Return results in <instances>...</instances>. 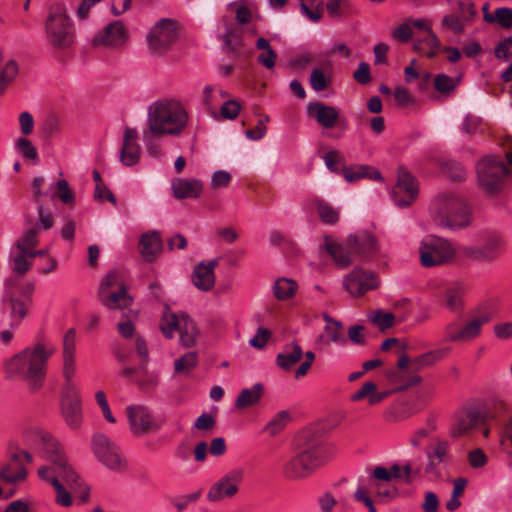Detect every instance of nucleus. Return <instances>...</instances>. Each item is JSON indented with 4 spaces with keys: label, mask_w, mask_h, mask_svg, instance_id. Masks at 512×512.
Returning <instances> with one entry per match:
<instances>
[{
    "label": "nucleus",
    "mask_w": 512,
    "mask_h": 512,
    "mask_svg": "<svg viewBox=\"0 0 512 512\" xmlns=\"http://www.w3.org/2000/svg\"><path fill=\"white\" fill-rule=\"evenodd\" d=\"M55 351V346L48 342H36L25 347L3 362L6 378L24 382L30 392L39 391Z\"/></svg>",
    "instance_id": "f257e3e1"
},
{
    "label": "nucleus",
    "mask_w": 512,
    "mask_h": 512,
    "mask_svg": "<svg viewBox=\"0 0 512 512\" xmlns=\"http://www.w3.org/2000/svg\"><path fill=\"white\" fill-rule=\"evenodd\" d=\"M334 456L332 445L304 431L298 435L295 453L282 464V475L291 481L303 480Z\"/></svg>",
    "instance_id": "f03ea898"
},
{
    "label": "nucleus",
    "mask_w": 512,
    "mask_h": 512,
    "mask_svg": "<svg viewBox=\"0 0 512 512\" xmlns=\"http://www.w3.org/2000/svg\"><path fill=\"white\" fill-rule=\"evenodd\" d=\"M189 121V113L179 100L161 99L149 107L148 126L154 136H180Z\"/></svg>",
    "instance_id": "7ed1b4c3"
},
{
    "label": "nucleus",
    "mask_w": 512,
    "mask_h": 512,
    "mask_svg": "<svg viewBox=\"0 0 512 512\" xmlns=\"http://www.w3.org/2000/svg\"><path fill=\"white\" fill-rule=\"evenodd\" d=\"M429 212L437 226L451 230L467 227L472 219L466 201L453 193L437 195L430 203Z\"/></svg>",
    "instance_id": "20e7f679"
},
{
    "label": "nucleus",
    "mask_w": 512,
    "mask_h": 512,
    "mask_svg": "<svg viewBox=\"0 0 512 512\" xmlns=\"http://www.w3.org/2000/svg\"><path fill=\"white\" fill-rule=\"evenodd\" d=\"M44 34L47 45L54 50H67L74 44L75 29L63 3H55L48 8Z\"/></svg>",
    "instance_id": "39448f33"
},
{
    "label": "nucleus",
    "mask_w": 512,
    "mask_h": 512,
    "mask_svg": "<svg viewBox=\"0 0 512 512\" xmlns=\"http://www.w3.org/2000/svg\"><path fill=\"white\" fill-rule=\"evenodd\" d=\"M66 467L73 472V476H68V473L63 472L61 469H59L55 463H50L47 466H42L38 469L37 472L41 480L53 486L56 493V503L63 507L70 506L72 504V499L70 493L66 490L61 481H63L68 486V488L73 492L81 493V497L83 500H86L88 498V488L82 486L79 475L70 466L67 459Z\"/></svg>",
    "instance_id": "423d86ee"
},
{
    "label": "nucleus",
    "mask_w": 512,
    "mask_h": 512,
    "mask_svg": "<svg viewBox=\"0 0 512 512\" xmlns=\"http://www.w3.org/2000/svg\"><path fill=\"white\" fill-rule=\"evenodd\" d=\"M33 291L34 284L19 277H10L5 281L4 300L10 310V328L18 327L26 317Z\"/></svg>",
    "instance_id": "0eeeda50"
},
{
    "label": "nucleus",
    "mask_w": 512,
    "mask_h": 512,
    "mask_svg": "<svg viewBox=\"0 0 512 512\" xmlns=\"http://www.w3.org/2000/svg\"><path fill=\"white\" fill-rule=\"evenodd\" d=\"M457 259V245L451 240L435 235H427L420 242L419 260L425 268L451 264Z\"/></svg>",
    "instance_id": "6e6552de"
},
{
    "label": "nucleus",
    "mask_w": 512,
    "mask_h": 512,
    "mask_svg": "<svg viewBox=\"0 0 512 512\" xmlns=\"http://www.w3.org/2000/svg\"><path fill=\"white\" fill-rule=\"evenodd\" d=\"M491 320L488 312L479 313L468 319L456 318L446 324L444 341L456 344L470 343L480 337L483 326Z\"/></svg>",
    "instance_id": "1a4fd4ad"
},
{
    "label": "nucleus",
    "mask_w": 512,
    "mask_h": 512,
    "mask_svg": "<svg viewBox=\"0 0 512 512\" xmlns=\"http://www.w3.org/2000/svg\"><path fill=\"white\" fill-rule=\"evenodd\" d=\"M25 441L40 450L43 456L68 476H73V472L66 467V455L59 444L48 432L37 426L28 427L23 432Z\"/></svg>",
    "instance_id": "9d476101"
},
{
    "label": "nucleus",
    "mask_w": 512,
    "mask_h": 512,
    "mask_svg": "<svg viewBox=\"0 0 512 512\" xmlns=\"http://www.w3.org/2000/svg\"><path fill=\"white\" fill-rule=\"evenodd\" d=\"M476 173L479 186L487 194L495 195L501 191L509 170L501 156L487 155L477 163Z\"/></svg>",
    "instance_id": "9b49d317"
},
{
    "label": "nucleus",
    "mask_w": 512,
    "mask_h": 512,
    "mask_svg": "<svg viewBox=\"0 0 512 512\" xmlns=\"http://www.w3.org/2000/svg\"><path fill=\"white\" fill-rule=\"evenodd\" d=\"M393 480H379L374 476V470L369 477V483L359 479L357 489L353 494L356 502L362 503L368 508V512H377L374 507L372 495L380 501H388L398 495V489L391 484Z\"/></svg>",
    "instance_id": "f8f14e48"
},
{
    "label": "nucleus",
    "mask_w": 512,
    "mask_h": 512,
    "mask_svg": "<svg viewBox=\"0 0 512 512\" xmlns=\"http://www.w3.org/2000/svg\"><path fill=\"white\" fill-rule=\"evenodd\" d=\"M101 303L109 309H123L130 305L122 273L113 270L102 279L99 288Z\"/></svg>",
    "instance_id": "ddd939ff"
},
{
    "label": "nucleus",
    "mask_w": 512,
    "mask_h": 512,
    "mask_svg": "<svg viewBox=\"0 0 512 512\" xmlns=\"http://www.w3.org/2000/svg\"><path fill=\"white\" fill-rule=\"evenodd\" d=\"M178 37L177 24L169 18L157 21L147 34V46L151 54L162 56L166 54Z\"/></svg>",
    "instance_id": "4468645a"
},
{
    "label": "nucleus",
    "mask_w": 512,
    "mask_h": 512,
    "mask_svg": "<svg viewBox=\"0 0 512 512\" xmlns=\"http://www.w3.org/2000/svg\"><path fill=\"white\" fill-rule=\"evenodd\" d=\"M92 450L97 460L107 469L121 473L127 470V461L118 446L106 435L96 434L92 438Z\"/></svg>",
    "instance_id": "2eb2a0df"
},
{
    "label": "nucleus",
    "mask_w": 512,
    "mask_h": 512,
    "mask_svg": "<svg viewBox=\"0 0 512 512\" xmlns=\"http://www.w3.org/2000/svg\"><path fill=\"white\" fill-rule=\"evenodd\" d=\"M126 411L130 430L136 436L157 432L165 423L163 417H156L146 406L132 405Z\"/></svg>",
    "instance_id": "dca6fc26"
},
{
    "label": "nucleus",
    "mask_w": 512,
    "mask_h": 512,
    "mask_svg": "<svg viewBox=\"0 0 512 512\" xmlns=\"http://www.w3.org/2000/svg\"><path fill=\"white\" fill-rule=\"evenodd\" d=\"M244 475L243 468L236 467L229 470L211 485L207 492V499L210 502H220L233 498L239 491Z\"/></svg>",
    "instance_id": "f3484780"
},
{
    "label": "nucleus",
    "mask_w": 512,
    "mask_h": 512,
    "mask_svg": "<svg viewBox=\"0 0 512 512\" xmlns=\"http://www.w3.org/2000/svg\"><path fill=\"white\" fill-rule=\"evenodd\" d=\"M303 357L302 348L297 343H290L284 346L282 352L278 353L276 357L277 365L285 370H290L300 359ZM305 360L297 368L295 377L300 378L307 374L315 359V354L312 351H307L304 354Z\"/></svg>",
    "instance_id": "a211bd4d"
},
{
    "label": "nucleus",
    "mask_w": 512,
    "mask_h": 512,
    "mask_svg": "<svg viewBox=\"0 0 512 512\" xmlns=\"http://www.w3.org/2000/svg\"><path fill=\"white\" fill-rule=\"evenodd\" d=\"M422 472L421 464L412 460L394 463L389 468L377 466L374 468V476L379 480H398L405 484H411L419 478Z\"/></svg>",
    "instance_id": "6ab92c4d"
},
{
    "label": "nucleus",
    "mask_w": 512,
    "mask_h": 512,
    "mask_svg": "<svg viewBox=\"0 0 512 512\" xmlns=\"http://www.w3.org/2000/svg\"><path fill=\"white\" fill-rule=\"evenodd\" d=\"M380 284L378 275L360 267L354 268L343 279L345 290L352 297H359L370 290L376 289Z\"/></svg>",
    "instance_id": "aec40b11"
},
{
    "label": "nucleus",
    "mask_w": 512,
    "mask_h": 512,
    "mask_svg": "<svg viewBox=\"0 0 512 512\" xmlns=\"http://www.w3.org/2000/svg\"><path fill=\"white\" fill-rule=\"evenodd\" d=\"M483 421L484 416L477 407H461L453 415L450 434L454 438L467 435Z\"/></svg>",
    "instance_id": "412c9836"
},
{
    "label": "nucleus",
    "mask_w": 512,
    "mask_h": 512,
    "mask_svg": "<svg viewBox=\"0 0 512 512\" xmlns=\"http://www.w3.org/2000/svg\"><path fill=\"white\" fill-rule=\"evenodd\" d=\"M426 455L425 472L434 477H440L441 466L452 460L451 444L447 439L436 438L428 447Z\"/></svg>",
    "instance_id": "4be33fe9"
},
{
    "label": "nucleus",
    "mask_w": 512,
    "mask_h": 512,
    "mask_svg": "<svg viewBox=\"0 0 512 512\" xmlns=\"http://www.w3.org/2000/svg\"><path fill=\"white\" fill-rule=\"evenodd\" d=\"M60 408L62 417L70 429L80 428L83 421L79 389L61 390Z\"/></svg>",
    "instance_id": "5701e85b"
},
{
    "label": "nucleus",
    "mask_w": 512,
    "mask_h": 512,
    "mask_svg": "<svg viewBox=\"0 0 512 512\" xmlns=\"http://www.w3.org/2000/svg\"><path fill=\"white\" fill-rule=\"evenodd\" d=\"M391 195L398 207L410 206L418 196L416 179L407 171L399 170L397 183L393 187Z\"/></svg>",
    "instance_id": "b1692460"
},
{
    "label": "nucleus",
    "mask_w": 512,
    "mask_h": 512,
    "mask_svg": "<svg viewBox=\"0 0 512 512\" xmlns=\"http://www.w3.org/2000/svg\"><path fill=\"white\" fill-rule=\"evenodd\" d=\"M128 38L127 27L123 22L116 20L94 36L92 45L94 47L119 48L126 44Z\"/></svg>",
    "instance_id": "393cba45"
},
{
    "label": "nucleus",
    "mask_w": 512,
    "mask_h": 512,
    "mask_svg": "<svg viewBox=\"0 0 512 512\" xmlns=\"http://www.w3.org/2000/svg\"><path fill=\"white\" fill-rule=\"evenodd\" d=\"M347 245L354 255L363 259H371L380 252V244L377 238L367 231H359L349 235L347 237Z\"/></svg>",
    "instance_id": "a878e982"
},
{
    "label": "nucleus",
    "mask_w": 512,
    "mask_h": 512,
    "mask_svg": "<svg viewBox=\"0 0 512 512\" xmlns=\"http://www.w3.org/2000/svg\"><path fill=\"white\" fill-rule=\"evenodd\" d=\"M466 291V285L461 281L446 284L440 296L442 305L450 312H462L465 307Z\"/></svg>",
    "instance_id": "bb28decb"
},
{
    "label": "nucleus",
    "mask_w": 512,
    "mask_h": 512,
    "mask_svg": "<svg viewBox=\"0 0 512 512\" xmlns=\"http://www.w3.org/2000/svg\"><path fill=\"white\" fill-rule=\"evenodd\" d=\"M307 115L323 128H333L340 117V110L334 106L315 101L307 105Z\"/></svg>",
    "instance_id": "cd10ccee"
},
{
    "label": "nucleus",
    "mask_w": 512,
    "mask_h": 512,
    "mask_svg": "<svg viewBox=\"0 0 512 512\" xmlns=\"http://www.w3.org/2000/svg\"><path fill=\"white\" fill-rule=\"evenodd\" d=\"M218 266V260L202 261L193 270L192 282L194 286L204 292L210 291L215 285L214 270Z\"/></svg>",
    "instance_id": "c85d7f7f"
},
{
    "label": "nucleus",
    "mask_w": 512,
    "mask_h": 512,
    "mask_svg": "<svg viewBox=\"0 0 512 512\" xmlns=\"http://www.w3.org/2000/svg\"><path fill=\"white\" fill-rule=\"evenodd\" d=\"M137 139L138 133L135 129H125L120 153V160L125 166L135 165L140 159V147Z\"/></svg>",
    "instance_id": "c756f323"
},
{
    "label": "nucleus",
    "mask_w": 512,
    "mask_h": 512,
    "mask_svg": "<svg viewBox=\"0 0 512 512\" xmlns=\"http://www.w3.org/2000/svg\"><path fill=\"white\" fill-rule=\"evenodd\" d=\"M323 247L326 252L332 257L335 265L344 269L347 268L353 261V251L347 245V241L345 244H340L333 241L329 237H325Z\"/></svg>",
    "instance_id": "7c9ffc66"
},
{
    "label": "nucleus",
    "mask_w": 512,
    "mask_h": 512,
    "mask_svg": "<svg viewBox=\"0 0 512 512\" xmlns=\"http://www.w3.org/2000/svg\"><path fill=\"white\" fill-rule=\"evenodd\" d=\"M163 248L162 239L157 231L142 234L139 240V252L146 262H153Z\"/></svg>",
    "instance_id": "2f4dec72"
},
{
    "label": "nucleus",
    "mask_w": 512,
    "mask_h": 512,
    "mask_svg": "<svg viewBox=\"0 0 512 512\" xmlns=\"http://www.w3.org/2000/svg\"><path fill=\"white\" fill-rule=\"evenodd\" d=\"M171 189L177 199L198 198L203 190V184L197 179L175 178L172 180Z\"/></svg>",
    "instance_id": "473e14b6"
},
{
    "label": "nucleus",
    "mask_w": 512,
    "mask_h": 512,
    "mask_svg": "<svg viewBox=\"0 0 512 512\" xmlns=\"http://www.w3.org/2000/svg\"><path fill=\"white\" fill-rule=\"evenodd\" d=\"M390 395V391L379 392L376 384L371 381L363 383L359 390L350 395V401L359 402L367 399L370 406L377 405Z\"/></svg>",
    "instance_id": "72a5a7b5"
},
{
    "label": "nucleus",
    "mask_w": 512,
    "mask_h": 512,
    "mask_svg": "<svg viewBox=\"0 0 512 512\" xmlns=\"http://www.w3.org/2000/svg\"><path fill=\"white\" fill-rule=\"evenodd\" d=\"M33 261L30 253L11 247L9 254V266L11 270L18 276L25 275L32 267Z\"/></svg>",
    "instance_id": "f704fd0d"
},
{
    "label": "nucleus",
    "mask_w": 512,
    "mask_h": 512,
    "mask_svg": "<svg viewBox=\"0 0 512 512\" xmlns=\"http://www.w3.org/2000/svg\"><path fill=\"white\" fill-rule=\"evenodd\" d=\"M451 349L449 347H441L434 350L427 351L417 357L413 358L411 365L415 370H421L426 367H431L440 362L448 356Z\"/></svg>",
    "instance_id": "c9c22d12"
},
{
    "label": "nucleus",
    "mask_w": 512,
    "mask_h": 512,
    "mask_svg": "<svg viewBox=\"0 0 512 512\" xmlns=\"http://www.w3.org/2000/svg\"><path fill=\"white\" fill-rule=\"evenodd\" d=\"M178 330L179 342L183 347H193L197 343L199 330L195 322L186 314H182V322Z\"/></svg>",
    "instance_id": "e433bc0d"
},
{
    "label": "nucleus",
    "mask_w": 512,
    "mask_h": 512,
    "mask_svg": "<svg viewBox=\"0 0 512 512\" xmlns=\"http://www.w3.org/2000/svg\"><path fill=\"white\" fill-rule=\"evenodd\" d=\"M413 48L415 51L433 58L439 52L440 41L433 31H429L423 38H415Z\"/></svg>",
    "instance_id": "4c0bfd02"
},
{
    "label": "nucleus",
    "mask_w": 512,
    "mask_h": 512,
    "mask_svg": "<svg viewBox=\"0 0 512 512\" xmlns=\"http://www.w3.org/2000/svg\"><path fill=\"white\" fill-rule=\"evenodd\" d=\"M228 97V94L220 87L207 85L203 90V104L209 114L217 118V106L220 100Z\"/></svg>",
    "instance_id": "58836bf2"
},
{
    "label": "nucleus",
    "mask_w": 512,
    "mask_h": 512,
    "mask_svg": "<svg viewBox=\"0 0 512 512\" xmlns=\"http://www.w3.org/2000/svg\"><path fill=\"white\" fill-rule=\"evenodd\" d=\"M61 372L64 379L62 390L78 389L74 381L77 373L76 355H62Z\"/></svg>",
    "instance_id": "ea45409f"
},
{
    "label": "nucleus",
    "mask_w": 512,
    "mask_h": 512,
    "mask_svg": "<svg viewBox=\"0 0 512 512\" xmlns=\"http://www.w3.org/2000/svg\"><path fill=\"white\" fill-rule=\"evenodd\" d=\"M312 89L316 92L326 90L333 82V70L331 65H327L325 69L314 68L309 78Z\"/></svg>",
    "instance_id": "a19ab883"
},
{
    "label": "nucleus",
    "mask_w": 512,
    "mask_h": 512,
    "mask_svg": "<svg viewBox=\"0 0 512 512\" xmlns=\"http://www.w3.org/2000/svg\"><path fill=\"white\" fill-rule=\"evenodd\" d=\"M486 261L495 260L505 249V241L498 233L489 234L481 246Z\"/></svg>",
    "instance_id": "79ce46f5"
},
{
    "label": "nucleus",
    "mask_w": 512,
    "mask_h": 512,
    "mask_svg": "<svg viewBox=\"0 0 512 512\" xmlns=\"http://www.w3.org/2000/svg\"><path fill=\"white\" fill-rule=\"evenodd\" d=\"M27 476L26 469L13 460L0 469V480L6 483L14 484L25 480Z\"/></svg>",
    "instance_id": "37998d69"
},
{
    "label": "nucleus",
    "mask_w": 512,
    "mask_h": 512,
    "mask_svg": "<svg viewBox=\"0 0 512 512\" xmlns=\"http://www.w3.org/2000/svg\"><path fill=\"white\" fill-rule=\"evenodd\" d=\"M180 322H182V314L178 315L167 308L162 315L160 330L166 338L171 339L174 333L178 332L181 326Z\"/></svg>",
    "instance_id": "c03bdc74"
},
{
    "label": "nucleus",
    "mask_w": 512,
    "mask_h": 512,
    "mask_svg": "<svg viewBox=\"0 0 512 512\" xmlns=\"http://www.w3.org/2000/svg\"><path fill=\"white\" fill-rule=\"evenodd\" d=\"M263 386L259 383L254 384L250 389H244L236 399V407L246 408L256 404L262 395Z\"/></svg>",
    "instance_id": "a18cd8bd"
},
{
    "label": "nucleus",
    "mask_w": 512,
    "mask_h": 512,
    "mask_svg": "<svg viewBox=\"0 0 512 512\" xmlns=\"http://www.w3.org/2000/svg\"><path fill=\"white\" fill-rule=\"evenodd\" d=\"M256 48L262 51L258 55V62L267 69H273L276 64L277 53L272 49L269 42L264 38H259L256 42Z\"/></svg>",
    "instance_id": "49530a36"
},
{
    "label": "nucleus",
    "mask_w": 512,
    "mask_h": 512,
    "mask_svg": "<svg viewBox=\"0 0 512 512\" xmlns=\"http://www.w3.org/2000/svg\"><path fill=\"white\" fill-rule=\"evenodd\" d=\"M199 356L196 351H190L174 361V371L177 374L188 375L198 365Z\"/></svg>",
    "instance_id": "de8ad7c7"
},
{
    "label": "nucleus",
    "mask_w": 512,
    "mask_h": 512,
    "mask_svg": "<svg viewBox=\"0 0 512 512\" xmlns=\"http://www.w3.org/2000/svg\"><path fill=\"white\" fill-rule=\"evenodd\" d=\"M324 319L326 321V326L324 328L325 336L328 341H332L334 343L343 344L346 342L345 336L342 333V325L339 321L333 320L327 314H324Z\"/></svg>",
    "instance_id": "09e8293b"
},
{
    "label": "nucleus",
    "mask_w": 512,
    "mask_h": 512,
    "mask_svg": "<svg viewBox=\"0 0 512 512\" xmlns=\"http://www.w3.org/2000/svg\"><path fill=\"white\" fill-rule=\"evenodd\" d=\"M296 289V282L288 278L278 279L273 287L274 295L280 301L291 298L294 295Z\"/></svg>",
    "instance_id": "8fccbe9b"
},
{
    "label": "nucleus",
    "mask_w": 512,
    "mask_h": 512,
    "mask_svg": "<svg viewBox=\"0 0 512 512\" xmlns=\"http://www.w3.org/2000/svg\"><path fill=\"white\" fill-rule=\"evenodd\" d=\"M38 233V228L34 227L25 230L21 237H19L13 244V247L24 250L26 252L32 251V249H34L39 242Z\"/></svg>",
    "instance_id": "3c124183"
},
{
    "label": "nucleus",
    "mask_w": 512,
    "mask_h": 512,
    "mask_svg": "<svg viewBox=\"0 0 512 512\" xmlns=\"http://www.w3.org/2000/svg\"><path fill=\"white\" fill-rule=\"evenodd\" d=\"M315 205L322 222L331 225L338 222L339 211L336 208L319 199L315 200Z\"/></svg>",
    "instance_id": "603ef678"
},
{
    "label": "nucleus",
    "mask_w": 512,
    "mask_h": 512,
    "mask_svg": "<svg viewBox=\"0 0 512 512\" xmlns=\"http://www.w3.org/2000/svg\"><path fill=\"white\" fill-rule=\"evenodd\" d=\"M289 419V414L286 411H281L277 413L265 426V431L271 435L275 436L280 431H282Z\"/></svg>",
    "instance_id": "864d4df0"
},
{
    "label": "nucleus",
    "mask_w": 512,
    "mask_h": 512,
    "mask_svg": "<svg viewBox=\"0 0 512 512\" xmlns=\"http://www.w3.org/2000/svg\"><path fill=\"white\" fill-rule=\"evenodd\" d=\"M369 318L381 331L392 327L395 322V316L390 312L375 311L370 314Z\"/></svg>",
    "instance_id": "5fc2aeb1"
},
{
    "label": "nucleus",
    "mask_w": 512,
    "mask_h": 512,
    "mask_svg": "<svg viewBox=\"0 0 512 512\" xmlns=\"http://www.w3.org/2000/svg\"><path fill=\"white\" fill-rule=\"evenodd\" d=\"M460 79H454L445 74H438L434 79L435 89L442 94H450L458 85Z\"/></svg>",
    "instance_id": "6e6d98bb"
},
{
    "label": "nucleus",
    "mask_w": 512,
    "mask_h": 512,
    "mask_svg": "<svg viewBox=\"0 0 512 512\" xmlns=\"http://www.w3.org/2000/svg\"><path fill=\"white\" fill-rule=\"evenodd\" d=\"M15 147L26 159L32 160L35 163L38 162V152L29 139L25 137L19 138L15 143Z\"/></svg>",
    "instance_id": "4d7b16f0"
},
{
    "label": "nucleus",
    "mask_w": 512,
    "mask_h": 512,
    "mask_svg": "<svg viewBox=\"0 0 512 512\" xmlns=\"http://www.w3.org/2000/svg\"><path fill=\"white\" fill-rule=\"evenodd\" d=\"M441 25L445 29H449L456 34H461L466 26V22L461 16L445 15L442 18Z\"/></svg>",
    "instance_id": "13d9d810"
},
{
    "label": "nucleus",
    "mask_w": 512,
    "mask_h": 512,
    "mask_svg": "<svg viewBox=\"0 0 512 512\" xmlns=\"http://www.w3.org/2000/svg\"><path fill=\"white\" fill-rule=\"evenodd\" d=\"M270 121V117L268 115H262L258 120L254 129H249L245 132V135L248 139L251 140H260L266 135L267 131V123Z\"/></svg>",
    "instance_id": "bf43d9fd"
},
{
    "label": "nucleus",
    "mask_w": 512,
    "mask_h": 512,
    "mask_svg": "<svg viewBox=\"0 0 512 512\" xmlns=\"http://www.w3.org/2000/svg\"><path fill=\"white\" fill-rule=\"evenodd\" d=\"M368 167L366 166H349L342 170L343 176L348 182H356L368 176Z\"/></svg>",
    "instance_id": "052dcab7"
},
{
    "label": "nucleus",
    "mask_w": 512,
    "mask_h": 512,
    "mask_svg": "<svg viewBox=\"0 0 512 512\" xmlns=\"http://www.w3.org/2000/svg\"><path fill=\"white\" fill-rule=\"evenodd\" d=\"M468 463L470 467L474 469H480L483 468L487 462L488 457L485 454V452L480 448H475L471 451H469L467 455Z\"/></svg>",
    "instance_id": "680f3d73"
},
{
    "label": "nucleus",
    "mask_w": 512,
    "mask_h": 512,
    "mask_svg": "<svg viewBox=\"0 0 512 512\" xmlns=\"http://www.w3.org/2000/svg\"><path fill=\"white\" fill-rule=\"evenodd\" d=\"M62 355H76V331L73 328L68 329L64 334Z\"/></svg>",
    "instance_id": "e2e57ef3"
},
{
    "label": "nucleus",
    "mask_w": 512,
    "mask_h": 512,
    "mask_svg": "<svg viewBox=\"0 0 512 512\" xmlns=\"http://www.w3.org/2000/svg\"><path fill=\"white\" fill-rule=\"evenodd\" d=\"M241 110V105L236 100H226L220 108L222 118L233 120Z\"/></svg>",
    "instance_id": "0e129e2a"
},
{
    "label": "nucleus",
    "mask_w": 512,
    "mask_h": 512,
    "mask_svg": "<svg viewBox=\"0 0 512 512\" xmlns=\"http://www.w3.org/2000/svg\"><path fill=\"white\" fill-rule=\"evenodd\" d=\"M18 73V66L15 61L9 60L5 63L0 73V82L6 87Z\"/></svg>",
    "instance_id": "69168bd1"
},
{
    "label": "nucleus",
    "mask_w": 512,
    "mask_h": 512,
    "mask_svg": "<svg viewBox=\"0 0 512 512\" xmlns=\"http://www.w3.org/2000/svg\"><path fill=\"white\" fill-rule=\"evenodd\" d=\"M501 447L502 450L508 454L512 455V417H510L505 424L502 436H501Z\"/></svg>",
    "instance_id": "338daca9"
},
{
    "label": "nucleus",
    "mask_w": 512,
    "mask_h": 512,
    "mask_svg": "<svg viewBox=\"0 0 512 512\" xmlns=\"http://www.w3.org/2000/svg\"><path fill=\"white\" fill-rule=\"evenodd\" d=\"M496 22L504 29L512 27V9L501 7L496 9Z\"/></svg>",
    "instance_id": "774afa93"
}]
</instances>
